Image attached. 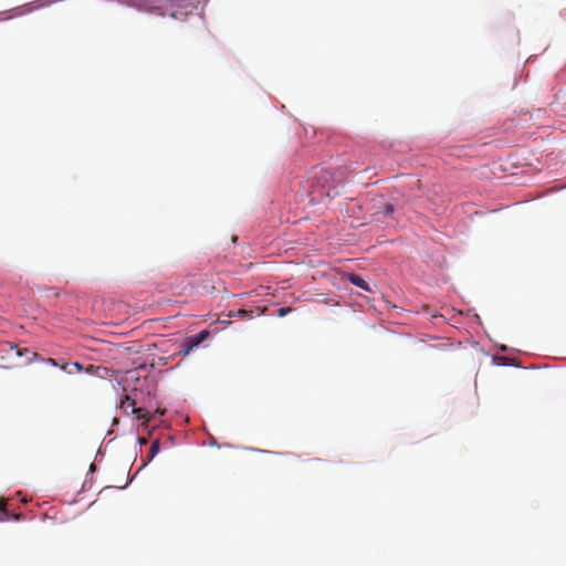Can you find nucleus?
<instances>
[{
	"mask_svg": "<svg viewBox=\"0 0 566 566\" xmlns=\"http://www.w3.org/2000/svg\"><path fill=\"white\" fill-rule=\"evenodd\" d=\"M251 311H247V310H238V311H234V312H229L228 316L229 317H239V318H245V317H250L251 316Z\"/></svg>",
	"mask_w": 566,
	"mask_h": 566,
	"instance_id": "8",
	"label": "nucleus"
},
{
	"mask_svg": "<svg viewBox=\"0 0 566 566\" xmlns=\"http://www.w3.org/2000/svg\"><path fill=\"white\" fill-rule=\"evenodd\" d=\"M347 280L355 286H357L364 291L371 292L368 283L360 275L350 273L347 275Z\"/></svg>",
	"mask_w": 566,
	"mask_h": 566,
	"instance_id": "7",
	"label": "nucleus"
},
{
	"mask_svg": "<svg viewBox=\"0 0 566 566\" xmlns=\"http://www.w3.org/2000/svg\"><path fill=\"white\" fill-rule=\"evenodd\" d=\"M99 369H101V367H99V366L88 365V366L85 368V371H86V373H88V374H95V373H97Z\"/></svg>",
	"mask_w": 566,
	"mask_h": 566,
	"instance_id": "10",
	"label": "nucleus"
},
{
	"mask_svg": "<svg viewBox=\"0 0 566 566\" xmlns=\"http://www.w3.org/2000/svg\"><path fill=\"white\" fill-rule=\"evenodd\" d=\"M133 4L139 10L157 12L161 17H166L169 0H134Z\"/></svg>",
	"mask_w": 566,
	"mask_h": 566,
	"instance_id": "2",
	"label": "nucleus"
},
{
	"mask_svg": "<svg viewBox=\"0 0 566 566\" xmlns=\"http://www.w3.org/2000/svg\"><path fill=\"white\" fill-rule=\"evenodd\" d=\"M197 0H169L166 15L184 20L197 9Z\"/></svg>",
	"mask_w": 566,
	"mask_h": 566,
	"instance_id": "1",
	"label": "nucleus"
},
{
	"mask_svg": "<svg viewBox=\"0 0 566 566\" xmlns=\"http://www.w3.org/2000/svg\"><path fill=\"white\" fill-rule=\"evenodd\" d=\"M10 349L14 350L17 356H27V364L32 363L34 359H39V355L28 348L21 349L18 347V345L10 344Z\"/></svg>",
	"mask_w": 566,
	"mask_h": 566,
	"instance_id": "6",
	"label": "nucleus"
},
{
	"mask_svg": "<svg viewBox=\"0 0 566 566\" xmlns=\"http://www.w3.org/2000/svg\"><path fill=\"white\" fill-rule=\"evenodd\" d=\"M126 401H129V407L132 408V413H134L137 419L144 420L145 422H148L150 420V415L147 410L143 408H137L135 405V400L132 399L129 396H126Z\"/></svg>",
	"mask_w": 566,
	"mask_h": 566,
	"instance_id": "5",
	"label": "nucleus"
},
{
	"mask_svg": "<svg viewBox=\"0 0 566 566\" xmlns=\"http://www.w3.org/2000/svg\"><path fill=\"white\" fill-rule=\"evenodd\" d=\"M209 337V332L203 329L196 335H192L186 339L185 343V354H189L190 350L197 346H199L203 340Z\"/></svg>",
	"mask_w": 566,
	"mask_h": 566,
	"instance_id": "4",
	"label": "nucleus"
},
{
	"mask_svg": "<svg viewBox=\"0 0 566 566\" xmlns=\"http://www.w3.org/2000/svg\"><path fill=\"white\" fill-rule=\"evenodd\" d=\"M392 210H394V209H392V207H391V206H387V211H388V212H392Z\"/></svg>",
	"mask_w": 566,
	"mask_h": 566,
	"instance_id": "14",
	"label": "nucleus"
},
{
	"mask_svg": "<svg viewBox=\"0 0 566 566\" xmlns=\"http://www.w3.org/2000/svg\"><path fill=\"white\" fill-rule=\"evenodd\" d=\"M43 361L52 366H57L67 374L81 373L84 370V366L78 361L60 364L53 358L43 359Z\"/></svg>",
	"mask_w": 566,
	"mask_h": 566,
	"instance_id": "3",
	"label": "nucleus"
},
{
	"mask_svg": "<svg viewBox=\"0 0 566 566\" xmlns=\"http://www.w3.org/2000/svg\"><path fill=\"white\" fill-rule=\"evenodd\" d=\"M14 517H15L17 520H20V518H21V514H17Z\"/></svg>",
	"mask_w": 566,
	"mask_h": 566,
	"instance_id": "15",
	"label": "nucleus"
},
{
	"mask_svg": "<svg viewBox=\"0 0 566 566\" xmlns=\"http://www.w3.org/2000/svg\"><path fill=\"white\" fill-rule=\"evenodd\" d=\"M159 449H160L159 441L158 440L153 441L150 444V449H149L150 458H154L159 452Z\"/></svg>",
	"mask_w": 566,
	"mask_h": 566,
	"instance_id": "9",
	"label": "nucleus"
},
{
	"mask_svg": "<svg viewBox=\"0 0 566 566\" xmlns=\"http://www.w3.org/2000/svg\"><path fill=\"white\" fill-rule=\"evenodd\" d=\"M120 407L122 408H127L129 407V401H126V396L124 398H122L120 400Z\"/></svg>",
	"mask_w": 566,
	"mask_h": 566,
	"instance_id": "13",
	"label": "nucleus"
},
{
	"mask_svg": "<svg viewBox=\"0 0 566 566\" xmlns=\"http://www.w3.org/2000/svg\"><path fill=\"white\" fill-rule=\"evenodd\" d=\"M291 311H292V310H291V307H281V308H279V311H277V315H279L280 317H283V316H285L286 314H289Z\"/></svg>",
	"mask_w": 566,
	"mask_h": 566,
	"instance_id": "11",
	"label": "nucleus"
},
{
	"mask_svg": "<svg viewBox=\"0 0 566 566\" xmlns=\"http://www.w3.org/2000/svg\"><path fill=\"white\" fill-rule=\"evenodd\" d=\"M0 512L3 514L2 520L8 516V512L6 510V503L3 501H0Z\"/></svg>",
	"mask_w": 566,
	"mask_h": 566,
	"instance_id": "12",
	"label": "nucleus"
}]
</instances>
